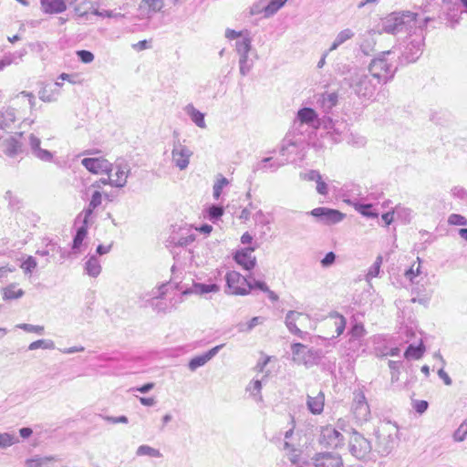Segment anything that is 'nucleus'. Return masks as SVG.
Listing matches in <instances>:
<instances>
[{"label": "nucleus", "mask_w": 467, "mask_h": 467, "mask_svg": "<svg viewBox=\"0 0 467 467\" xmlns=\"http://www.w3.org/2000/svg\"><path fill=\"white\" fill-rule=\"evenodd\" d=\"M329 317L335 318V326H336V332H337V337L343 334L345 328H346V318L338 314L337 312H330L328 315Z\"/></svg>", "instance_id": "47"}, {"label": "nucleus", "mask_w": 467, "mask_h": 467, "mask_svg": "<svg viewBox=\"0 0 467 467\" xmlns=\"http://www.w3.org/2000/svg\"><path fill=\"white\" fill-rule=\"evenodd\" d=\"M288 0H258L254 2L249 10L251 16L263 14L265 18L275 16Z\"/></svg>", "instance_id": "7"}, {"label": "nucleus", "mask_w": 467, "mask_h": 467, "mask_svg": "<svg viewBox=\"0 0 467 467\" xmlns=\"http://www.w3.org/2000/svg\"><path fill=\"white\" fill-rule=\"evenodd\" d=\"M81 220L82 224L79 226L76 232V234L74 235L73 242H72V254H78L80 252V247L83 244L84 239L86 238L88 234V228L90 222H85L84 218H78Z\"/></svg>", "instance_id": "28"}, {"label": "nucleus", "mask_w": 467, "mask_h": 467, "mask_svg": "<svg viewBox=\"0 0 467 467\" xmlns=\"http://www.w3.org/2000/svg\"><path fill=\"white\" fill-rule=\"evenodd\" d=\"M16 99L27 100L28 105L31 109H33L35 107L36 99H35V96L33 95V93H31V92L22 91L16 95Z\"/></svg>", "instance_id": "61"}, {"label": "nucleus", "mask_w": 467, "mask_h": 467, "mask_svg": "<svg viewBox=\"0 0 467 467\" xmlns=\"http://www.w3.org/2000/svg\"><path fill=\"white\" fill-rule=\"evenodd\" d=\"M41 6L47 14H60L67 9L64 0H41Z\"/></svg>", "instance_id": "31"}, {"label": "nucleus", "mask_w": 467, "mask_h": 467, "mask_svg": "<svg viewBox=\"0 0 467 467\" xmlns=\"http://www.w3.org/2000/svg\"><path fill=\"white\" fill-rule=\"evenodd\" d=\"M348 202L364 217L375 219L379 215V211L372 203H366L357 198L349 199Z\"/></svg>", "instance_id": "24"}, {"label": "nucleus", "mask_w": 467, "mask_h": 467, "mask_svg": "<svg viewBox=\"0 0 467 467\" xmlns=\"http://www.w3.org/2000/svg\"><path fill=\"white\" fill-rule=\"evenodd\" d=\"M78 57L85 64L91 63L94 60V55L88 50L77 51Z\"/></svg>", "instance_id": "62"}, {"label": "nucleus", "mask_w": 467, "mask_h": 467, "mask_svg": "<svg viewBox=\"0 0 467 467\" xmlns=\"http://www.w3.org/2000/svg\"><path fill=\"white\" fill-rule=\"evenodd\" d=\"M27 144L30 154L42 161L51 162L54 159V154L48 150L41 148V140L34 133H30L27 139Z\"/></svg>", "instance_id": "15"}, {"label": "nucleus", "mask_w": 467, "mask_h": 467, "mask_svg": "<svg viewBox=\"0 0 467 467\" xmlns=\"http://www.w3.org/2000/svg\"><path fill=\"white\" fill-rule=\"evenodd\" d=\"M382 263L381 256H378L374 264L369 267L368 274H367V279L369 280L373 277H376L379 275L380 271V265Z\"/></svg>", "instance_id": "56"}, {"label": "nucleus", "mask_w": 467, "mask_h": 467, "mask_svg": "<svg viewBox=\"0 0 467 467\" xmlns=\"http://www.w3.org/2000/svg\"><path fill=\"white\" fill-rule=\"evenodd\" d=\"M399 428L396 424L387 422L382 426L378 435L379 452L383 455H389L399 443Z\"/></svg>", "instance_id": "5"}, {"label": "nucleus", "mask_w": 467, "mask_h": 467, "mask_svg": "<svg viewBox=\"0 0 467 467\" xmlns=\"http://www.w3.org/2000/svg\"><path fill=\"white\" fill-rule=\"evenodd\" d=\"M130 172V168L124 161H118L112 164V170L109 175V185L116 188H123L127 183V179Z\"/></svg>", "instance_id": "11"}, {"label": "nucleus", "mask_w": 467, "mask_h": 467, "mask_svg": "<svg viewBox=\"0 0 467 467\" xmlns=\"http://www.w3.org/2000/svg\"><path fill=\"white\" fill-rule=\"evenodd\" d=\"M192 155V151L189 147L182 144L180 140L174 141L171 157L174 165L179 168L181 171L185 170L189 163L190 159Z\"/></svg>", "instance_id": "13"}, {"label": "nucleus", "mask_w": 467, "mask_h": 467, "mask_svg": "<svg viewBox=\"0 0 467 467\" xmlns=\"http://www.w3.org/2000/svg\"><path fill=\"white\" fill-rule=\"evenodd\" d=\"M325 396L322 391L316 396L307 395L306 406L309 411L315 415L320 414L324 410Z\"/></svg>", "instance_id": "30"}, {"label": "nucleus", "mask_w": 467, "mask_h": 467, "mask_svg": "<svg viewBox=\"0 0 467 467\" xmlns=\"http://www.w3.org/2000/svg\"><path fill=\"white\" fill-rule=\"evenodd\" d=\"M230 182L227 178L223 176L222 174H218L216 177V181L213 186V197L214 200L218 201L222 195V192L224 187L228 186Z\"/></svg>", "instance_id": "36"}, {"label": "nucleus", "mask_w": 467, "mask_h": 467, "mask_svg": "<svg viewBox=\"0 0 467 467\" xmlns=\"http://www.w3.org/2000/svg\"><path fill=\"white\" fill-rule=\"evenodd\" d=\"M316 183H317L316 190H317V193H319L320 195L327 196L328 194V185L323 180V177L321 174H320V180H317Z\"/></svg>", "instance_id": "63"}, {"label": "nucleus", "mask_w": 467, "mask_h": 467, "mask_svg": "<svg viewBox=\"0 0 467 467\" xmlns=\"http://www.w3.org/2000/svg\"><path fill=\"white\" fill-rule=\"evenodd\" d=\"M184 110L196 126L202 129L206 128L204 114L195 109L192 104H188Z\"/></svg>", "instance_id": "32"}, {"label": "nucleus", "mask_w": 467, "mask_h": 467, "mask_svg": "<svg viewBox=\"0 0 467 467\" xmlns=\"http://www.w3.org/2000/svg\"><path fill=\"white\" fill-rule=\"evenodd\" d=\"M102 203V194L99 190H94L88 206L80 213L78 218H84L85 222H90L93 212Z\"/></svg>", "instance_id": "26"}, {"label": "nucleus", "mask_w": 467, "mask_h": 467, "mask_svg": "<svg viewBox=\"0 0 467 467\" xmlns=\"http://www.w3.org/2000/svg\"><path fill=\"white\" fill-rule=\"evenodd\" d=\"M306 124L311 127H317L319 123L316 111L311 108H303L298 110L294 124Z\"/></svg>", "instance_id": "27"}, {"label": "nucleus", "mask_w": 467, "mask_h": 467, "mask_svg": "<svg viewBox=\"0 0 467 467\" xmlns=\"http://www.w3.org/2000/svg\"><path fill=\"white\" fill-rule=\"evenodd\" d=\"M394 212L398 220L403 223H410L412 219V210L410 208L399 204L394 207Z\"/></svg>", "instance_id": "38"}, {"label": "nucleus", "mask_w": 467, "mask_h": 467, "mask_svg": "<svg viewBox=\"0 0 467 467\" xmlns=\"http://www.w3.org/2000/svg\"><path fill=\"white\" fill-rule=\"evenodd\" d=\"M16 327L23 329L24 331L28 332V333H36L38 335H42L44 333L43 326H36V325H31V324H18V325H16Z\"/></svg>", "instance_id": "57"}, {"label": "nucleus", "mask_w": 467, "mask_h": 467, "mask_svg": "<svg viewBox=\"0 0 467 467\" xmlns=\"http://www.w3.org/2000/svg\"><path fill=\"white\" fill-rule=\"evenodd\" d=\"M420 275V259L417 257V262L413 263L411 266L407 269L404 273V275L407 279H409L411 283H418L419 280L417 278Z\"/></svg>", "instance_id": "40"}, {"label": "nucleus", "mask_w": 467, "mask_h": 467, "mask_svg": "<svg viewBox=\"0 0 467 467\" xmlns=\"http://www.w3.org/2000/svg\"><path fill=\"white\" fill-rule=\"evenodd\" d=\"M223 213V207L218 204H212L207 210L208 217L213 222L219 220Z\"/></svg>", "instance_id": "50"}, {"label": "nucleus", "mask_w": 467, "mask_h": 467, "mask_svg": "<svg viewBox=\"0 0 467 467\" xmlns=\"http://www.w3.org/2000/svg\"><path fill=\"white\" fill-rule=\"evenodd\" d=\"M300 178L305 181L316 182L317 180H320V172L316 170H310L306 172H301Z\"/></svg>", "instance_id": "60"}, {"label": "nucleus", "mask_w": 467, "mask_h": 467, "mask_svg": "<svg viewBox=\"0 0 467 467\" xmlns=\"http://www.w3.org/2000/svg\"><path fill=\"white\" fill-rule=\"evenodd\" d=\"M424 353V347L422 344L415 347L410 345L404 353V357L407 359H420Z\"/></svg>", "instance_id": "41"}, {"label": "nucleus", "mask_w": 467, "mask_h": 467, "mask_svg": "<svg viewBox=\"0 0 467 467\" xmlns=\"http://www.w3.org/2000/svg\"><path fill=\"white\" fill-rule=\"evenodd\" d=\"M195 236L194 230L187 224L178 228L173 226L167 243L169 245L186 247L195 240Z\"/></svg>", "instance_id": "9"}, {"label": "nucleus", "mask_w": 467, "mask_h": 467, "mask_svg": "<svg viewBox=\"0 0 467 467\" xmlns=\"http://www.w3.org/2000/svg\"><path fill=\"white\" fill-rule=\"evenodd\" d=\"M467 437V420L458 427L453 433V440L457 442L463 441Z\"/></svg>", "instance_id": "54"}, {"label": "nucleus", "mask_w": 467, "mask_h": 467, "mask_svg": "<svg viewBox=\"0 0 467 467\" xmlns=\"http://www.w3.org/2000/svg\"><path fill=\"white\" fill-rule=\"evenodd\" d=\"M136 455L139 457L147 456L150 458H161L162 454L159 449L153 448L150 445H140L136 450Z\"/></svg>", "instance_id": "37"}, {"label": "nucleus", "mask_w": 467, "mask_h": 467, "mask_svg": "<svg viewBox=\"0 0 467 467\" xmlns=\"http://www.w3.org/2000/svg\"><path fill=\"white\" fill-rule=\"evenodd\" d=\"M296 149V143L291 141L290 140L285 139L282 141V144L279 148V153L280 155L286 157L285 160H287V162L289 161V155L294 153Z\"/></svg>", "instance_id": "46"}, {"label": "nucleus", "mask_w": 467, "mask_h": 467, "mask_svg": "<svg viewBox=\"0 0 467 467\" xmlns=\"http://www.w3.org/2000/svg\"><path fill=\"white\" fill-rule=\"evenodd\" d=\"M251 47V39L249 37H243L235 42V51L238 56L249 55Z\"/></svg>", "instance_id": "45"}, {"label": "nucleus", "mask_w": 467, "mask_h": 467, "mask_svg": "<svg viewBox=\"0 0 467 467\" xmlns=\"http://www.w3.org/2000/svg\"><path fill=\"white\" fill-rule=\"evenodd\" d=\"M448 223L451 225L465 226V225H467V219L464 216H462V214L451 213L448 217Z\"/></svg>", "instance_id": "58"}, {"label": "nucleus", "mask_w": 467, "mask_h": 467, "mask_svg": "<svg viewBox=\"0 0 467 467\" xmlns=\"http://www.w3.org/2000/svg\"><path fill=\"white\" fill-rule=\"evenodd\" d=\"M90 8H92L91 13L93 15L100 16V17L116 18V19L123 17V15L121 13L116 12L113 10H106V9L99 10V9L93 8L92 6Z\"/></svg>", "instance_id": "53"}, {"label": "nucleus", "mask_w": 467, "mask_h": 467, "mask_svg": "<svg viewBox=\"0 0 467 467\" xmlns=\"http://www.w3.org/2000/svg\"><path fill=\"white\" fill-rule=\"evenodd\" d=\"M338 96L336 92L324 93L318 99V103L326 112H329L337 103Z\"/></svg>", "instance_id": "33"}, {"label": "nucleus", "mask_w": 467, "mask_h": 467, "mask_svg": "<svg viewBox=\"0 0 467 467\" xmlns=\"http://www.w3.org/2000/svg\"><path fill=\"white\" fill-rule=\"evenodd\" d=\"M285 163H287V160L279 161L274 160L272 157H265L253 165L252 171L254 173H256L257 171L275 172Z\"/></svg>", "instance_id": "21"}, {"label": "nucleus", "mask_w": 467, "mask_h": 467, "mask_svg": "<svg viewBox=\"0 0 467 467\" xmlns=\"http://www.w3.org/2000/svg\"><path fill=\"white\" fill-rule=\"evenodd\" d=\"M265 322V317H254L250 321H248L246 324H241L239 327V330L241 332H249L254 327H255L258 325H261Z\"/></svg>", "instance_id": "52"}, {"label": "nucleus", "mask_w": 467, "mask_h": 467, "mask_svg": "<svg viewBox=\"0 0 467 467\" xmlns=\"http://www.w3.org/2000/svg\"><path fill=\"white\" fill-rule=\"evenodd\" d=\"M239 70L242 76H246L254 67V61L249 58V55L239 56Z\"/></svg>", "instance_id": "42"}, {"label": "nucleus", "mask_w": 467, "mask_h": 467, "mask_svg": "<svg viewBox=\"0 0 467 467\" xmlns=\"http://www.w3.org/2000/svg\"><path fill=\"white\" fill-rule=\"evenodd\" d=\"M366 333L363 324L360 322H355L349 331L350 341L360 340Z\"/></svg>", "instance_id": "44"}, {"label": "nucleus", "mask_w": 467, "mask_h": 467, "mask_svg": "<svg viewBox=\"0 0 467 467\" xmlns=\"http://www.w3.org/2000/svg\"><path fill=\"white\" fill-rule=\"evenodd\" d=\"M26 53L27 52H26V48H22V49L17 50L16 52L7 53V54L12 58L13 64L14 65H18L20 63V61L23 60V57L26 55Z\"/></svg>", "instance_id": "64"}, {"label": "nucleus", "mask_w": 467, "mask_h": 467, "mask_svg": "<svg viewBox=\"0 0 467 467\" xmlns=\"http://www.w3.org/2000/svg\"><path fill=\"white\" fill-rule=\"evenodd\" d=\"M167 295L168 294H158L155 296L146 298V306H149L157 312H164L172 308L178 301L172 303V300L171 298H168Z\"/></svg>", "instance_id": "23"}, {"label": "nucleus", "mask_w": 467, "mask_h": 467, "mask_svg": "<svg viewBox=\"0 0 467 467\" xmlns=\"http://www.w3.org/2000/svg\"><path fill=\"white\" fill-rule=\"evenodd\" d=\"M320 443L330 448H337L344 444V436L334 426L327 425L321 428Z\"/></svg>", "instance_id": "14"}, {"label": "nucleus", "mask_w": 467, "mask_h": 467, "mask_svg": "<svg viewBox=\"0 0 467 467\" xmlns=\"http://www.w3.org/2000/svg\"><path fill=\"white\" fill-rule=\"evenodd\" d=\"M23 134V132H16L3 141V151L6 156L15 158L23 152V143L21 141Z\"/></svg>", "instance_id": "18"}, {"label": "nucleus", "mask_w": 467, "mask_h": 467, "mask_svg": "<svg viewBox=\"0 0 467 467\" xmlns=\"http://www.w3.org/2000/svg\"><path fill=\"white\" fill-rule=\"evenodd\" d=\"M426 27L409 34L400 44V61L401 64L416 62L423 52Z\"/></svg>", "instance_id": "3"}, {"label": "nucleus", "mask_w": 467, "mask_h": 467, "mask_svg": "<svg viewBox=\"0 0 467 467\" xmlns=\"http://www.w3.org/2000/svg\"><path fill=\"white\" fill-rule=\"evenodd\" d=\"M164 7V0H141L138 11L141 17L150 18Z\"/></svg>", "instance_id": "20"}, {"label": "nucleus", "mask_w": 467, "mask_h": 467, "mask_svg": "<svg viewBox=\"0 0 467 467\" xmlns=\"http://www.w3.org/2000/svg\"><path fill=\"white\" fill-rule=\"evenodd\" d=\"M81 164L91 173H109L112 170V163L104 158H84Z\"/></svg>", "instance_id": "17"}, {"label": "nucleus", "mask_w": 467, "mask_h": 467, "mask_svg": "<svg viewBox=\"0 0 467 467\" xmlns=\"http://www.w3.org/2000/svg\"><path fill=\"white\" fill-rule=\"evenodd\" d=\"M291 352L295 362L306 366L316 364L319 358L317 350L312 348H309L301 343H293Z\"/></svg>", "instance_id": "8"}, {"label": "nucleus", "mask_w": 467, "mask_h": 467, "mask_svg": "<svg viewBox=\"0 0 467 467\" xmlns=\"http://www.w3.org/2000/svg\"><path fill=\"white\" fill-rule=\"evenodd\" d=\"M223 344L215 346L209 351L192 358L188 364L190 370L195 371L198 368L204 366L208 361H210L213 357L217 355V353L223 348Z\"/></svg>", "instance_id": "25"}, {"label": "nucleus", "mask_w": 467, "mask_h": 467, "mask_svg": "<svg viewBox=\"0 0 467 467\" xmlns=\"http://www.w3.org/2000/svg\"><path fill=\"white\" fill-rule=\"evenodd\" d=\"M315 467H340L343 461L339 454L333 452H320L313 457Z\"/></svg>", "instance_id": "19"}, {"label": "nucleus", "mask_w": 467, "mask_h": 467, "mask_svg": "<svg viewBox=\"0 0 467 467\" xmlns=\"http://www.w3.org/2000/svg\"><path fill=\"white\" fill-rule=\"evenodd\" d=\"M431 20L430 17L420 18L418 14L410 11L392 12L382 19V31L392 35L406 32L409 35L427 27Z\"/></svg>", "instance_id": "2"}, {"label": "nucleus", "mask_w": 467, "mask_h": 467, "mask_svg": "<svg viewBox=\"0 0 467 467\" xmlns=\"http://www.w3.org/2000/svg\"><path fill=\"white\" fill-rule=\"evenodd\" d=\"M325 128L329 130V131L339 138H334L336 141H340L342 140L341 136H345L348 131V125L345 121H334L331 119H328L325 123Z\"/></svg>", "instance_id": "29"}, {"label": "nucleus", "mask_w": 467, "mask_h": 467, "mask_svg": "<svg viewBox=\"0 0 467 467\" xmlns=\"http://www.w3.org/2000/svg\"><path fill=\"white\" fill-rule=\"evenodd\" d=\"M353 396L351 405L352 413L357 420L360 422L368 421L370 418V408L364 392L361 389H356Z\"/></svg>", "instance_id": "10"}, {"label": "nucleus", "mask_w": 467, "mask_h": 467, "mask_svg": "<svg viewBox=\"0 0 467 467\" xmlns=\"http://www.w3.org/2000/svg\"><path fill=\"white\" fill-rule=\"evenodd\" d=\"M174 289L177 290V292H183V293L192 292L190 288L183 287V286L180 285V284L173 283V282H168V283L161 284V285L159 287V292H169L170 290H174Z\"/></svg>", "instance_id": "51"}, {"label": "nucleus", "mask_w": 467, "mask_h": 467, "mask_svg": "<svg viewBox=\"0 0 467 467\" xmlns=\"http://www.w3.org/2000/svg\"><path fill=\"white\" fill-rule=\"evenodd\" d=\"M255 247H246L237 250L234 255V261L245 270H250L255 265V257L253 256Z\"/></svg>", "instance_id": "22"}, {"label": "nucleus", "mask_w": 467, "mask_h": 467, "mask_svg": "<svg viewBox=\"0 0 467 467\" xmlns=\"http://www.w3.org/2000/svg\"><path fill=\"white\" fill-rule=\"evenodd\" d=\"M349 451L354 457L363 460L371 451V444L365 437L355 431L349 441Z\"/></svg>", "instance_id": "12"}, {"label": "nucleus", "mask_w": 467, "mask_h": 467, "mask_svg": "<svg viewBox=\"0 0 467 467\" xmlns=\"http://www.w3.org/2000/svg\"><path fill=\"white\" fill-rule=\"evenodd\" d=\"M38 348L43 349H54L55 348V343L54 341L50 339H38L36 341L32 342L28 346L29 350H36Z\"/></svg>", "instance_id": "48"}, {"label": "nucleus", "mask_w": 467, "mask_h": 467, "mask_svg": "<svg viewBox=\"0 0 467 467\" xmlns=\"http://www.w3.org/2000/svg\"><path fill=\"white\" fill-rule=\"evenodd\" d=\"M262 382L259 379L252 380L246 387V391L254 398L257 402L263 400L261 395Z\"/></svg>", "instance_id": "39"}, {"label": "nucleus", "mask_w": 467, "mask_h": 467, "mask_svg": "<svg viewBox=\"0 0 467 467\" xmlns=\"http://www.w3.org/2000/svg\"><path fill=\"white\" fill-rule=\"evenodd\" d=\"M354 36V33L351 29L346 28L340 31L336 38L334 39L332 45L330 46L328 51L336 50L339 46L344 44L346 41L351 39Z\"/></svg>", "instance_id": "35"}, {"label": "nucleus", "mask_w": 467, "mask_h": 467, "mask_svg": "<svg viewBox=\"0 0 467 467\" xmlns=\"http://www.w3.org/2000/svg\"><path fill=\"white\" fill-rule=\"evenodd\" d=\"M19 442V439L14 433L3 432L0 433V449L11 447Z\"/></svg>", "instance_id": "43"}, {"label": "nucleus", "mask_w": 467, "mask_h": 467, "mask_svg": "<svg viewBox=\"0 0 467 467\" xmlns=\"http://www.w3.org/2000/svg\"><path fill=\"white\" fill-rule=\"evenodd\" d=\"M225 281L232 292H248L245 285L249 290L258 289L261 292H272L264 281L256 280L252 276L244 277L236 271L228 272Z\"/></svg>", "instance_id": "4"}, {"label": "nucleus", "mask_w": 467, "mask_h": 467, "mask_svg": "<svg viewBox=\"0 0 467 467\" xmlns=\"http://www.w3.org/2000/svg\"><path fill=\"white\" fill-rule=\"evenodd\" d=\"M39 99L44 102H53L57 100L58 92L48 90L46 87L38 92Z\"/></svg>", "instance_id": "55"}, {"label": "nucleus", "mask_w": 467, "mask_h": 467, "mask_svg": "<svg viewBox=\"0 0 467 467\" xmlns=\"http://www.w3.org/2000/svg\"><path fill=\"white\" fill-rule=\"evenodd\" d=\"M307 322H309V315L294 310L288 311L285 319L288 331L301 339H306L308 333L303 331L299 327H306Z\"/></svg>", "instance_id": "6"}, {"label": "nucleus", "mask_w": 467, "mask_h": 467, "mask_svg": "<svg viewBox=\"0 0 467 467\" xmlns=\"http://www.w3.org/2000/svg\"><path fill=\"white\" fill-rule=\"evenodd\" d=\"M86 273L92 276L97 277L101 272V265L96 255H90L85 263Z\"/></svg>", "instance_id": "34"}, {"label": "nucleus", "mask_w": 467, "mask_h": 467, "mask_svg": "<svg viewBox=\"0 0 467 467\" xmlns=\"http://www.w3.org/2000/svg\"><path fill=\"white\" fill-rule=\"evenodd\" d=\"M36 258L31 255L25 257L20 263V267L26 274H31L36 269Z\"/></svg>", "instance_id": "49"}, {"label": "nucleus", "mask_w": 467, "mask_h": 467, "mask_svg": "<svg viewBox=\"0 0 467 467\" xmlns=\"http://www.w3.org/2000/svg\"><path fill=\"white\" fill-rule=\"evenodd\" d=\"M309 213L326 224L337 223L341 222L345 217V214L338 210L327 207L315 208Z\"/></svg>", "instance_id": "16"}, {"label": "nucleus", "mask_w": 467, "mask_h": 467, "mask_svg": "<svg viewBox=\"0 0 467 467\" xmlns=\"http://www.w3.org/2000/svg\"><path fill=\"white\" fill-rule=\"evenodd\" d=\"M58 79H61V81H67L68 83L73 85L82 83V79L78 74L62 73L58 76Z\"/></svg>", "instance_id": "59"}, {"label": "nucleus", "mask_w": 467, "mask_h": 467, "mask_svg": "<svg viewBox=\"0 0 467 467\" xmlns=\"http://www.w3.org/2000/svg\"><path fill=\"white\" fill-rule=\"evenodd\" d=\"M391 51L382 52L368 67L346 64L338 68L341 86L348 88L359 99H370L378 87L393 78L397 67L389 60Z\"/></svg>", "instance_id": "1"}]
</instances>
